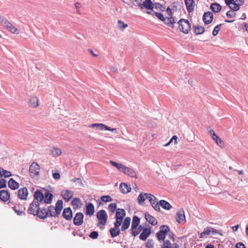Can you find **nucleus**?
<instances>
[{
  "mask_svg": "<svg viewBox=\"0 0 248 248\" xmlns=\"http://www.w3.org/2000/svg\"><path fill=\"white\" fill-rule=\"evenodd\" d=\"M63 208V202L62 200H58L55 204V207L49 206L46 209L48 217H57L61 213Z\"/></svg>",
  "mask_w": 248,
  "mask_h": 248,
  "instance_id": "nucleus-1",
  "label": "nucleus"
},
{
  "mask_svg": "<svg viewBox=\"0 0 248 248\" xmlns=\"http://www.w3.org/2000/svg\"><path fill=\"white\" fill-rule=\"evenodd\" d=\"M0 24L6 28L9 31L13 33L18 34L19 31L14 26L12 23L9 21L5 17L0 15Z\"/></svg>",
  "mask_w": 248,
  "mask_h": 248,
  "instance_id": "nucleus-2",
  "label": "nucleus"
},
{
  "mask_svg": "<svg viewBox=\"0 0 248 248\" xmlns=\"http://www.w3.org/2000/svg\"><path fill=\"white\" fill-rule=\"evenodd\" d=\"M225 2L229 8L233 11H238L240 9V6L244 3V0H224Z\"/></svg>",
  "mask_w": 248,
  "mask_h": 248,
  "instance_id": "nucleus-3",
  "label": "nucleus"
},
{
  "mask_svg": "<svg viewBox=\"0 0 248 248\" xmlns=\"http://www.w3.org/2000/svg\"><path fill=\"white\" fill-rule=\"evenodd\" d=\"M96 217L99 220L98 226L106 225L108 217L107 213L105 210L102 209L97 212L96 214Z\"/></svg>",
  "mask_w": 248,
  "mask_h": 248,
  "instance_id": "nucleus-4",
  "label": "nucleus"
},
{
  "mask_svg": "<svg viewBox=\"0 0 248 248\" xmlns=\"http://www.w3.org/2000/svg\"><path fill=\"white\" fill-rule=\"evenodd\" d=\"M140 218L137 216H134L132 219L131 228L130 229V233L134 236H136L140 233V230L138 231V232H136L137 227L140 226Z\"/></svg>",
  "mask_w": 248,
  "mask_h": 248,
  "instance_id": "nucleus-5",
  "label": "nucleus"
},
{
  "mask_svg": "<svg viewBox=\"0 0 248 248\" xmlns=\"http://www.w3.org/2000/svg\"><path fill=\"white\" fill-rule=\"evenodd\" d=\"M179 28L181 31L184 33H188L191 26L188 21L185 19H181L179 22Z\"/></svg>",
  "mask_w": 248,
  "mask_h": 248,
  "instance_id": "nucleus-6",
  "label": "nucleus"
},
{
  "mask_svg": "<svg viewBox=\"0 0 248 248\" xmlns=\"http://www.w3.org/2000/svg\"><path fill=\"white\" fill-rule=\"evenodd\" d=\"M125 214V211L124 209L122 208H118L116 209L115 216L116 220L114 222V224H115L116 226L121 225Z\"/></svg>",
  "mask_w": 248,
  "mask_h": 248,
  "instance_id": "nucleus-7",
  "label": "nucleus"
},
{
  "mask_svg": "<svg viewBox=\"0 0 248 248\" xmlns=\"http://www.w3.org/2000/svg\"><path fill=\"white\" fill-rule=\"evenodd\" d=\"M160 231L156 233V235L158 240L164 241L166 235L170 232V228L166 225H162L160 227Z\"/></svg>",
  "mask_w": 248,
  "mask_h": 248,
  "instance_id": "nucleus-8",
  "label": "nucleus"
},
{
  "mask_svg": "<svg viewBox=\"0 0 248 248\" xmlns=\"http://www.w3.org/2000/svg\"><path fill=\"white\" fill-rule=\"evenodd\" d=\"M40 166L36 162H33L30 167L29 171L32 177L37 176L39 173Z\"/></svg>",
  "mask_w": 248,
  "mask_h": 248,
  "instance_id": "nucleus-9",
  "label": "nucleus"
},
{
  "mask_svg": "<svg viewBox=\"0 0 248 248\" xmlns=\"http://www.w3.org/2000/svg\"><path fill=\"white\" fill-rule=\"evenodd\" d=\"M138 5L140 7L141 9H146L148 10H153V3L151 0H145V1L141 3L139 0H136Z\"/></svg>",
  "mask_w": 248,
  "mask_h": 248,
  "instance_id": "nucleus-10",
  "label": "nucleus"
},
{
  "mask_svg": "<svg viewBox=\"0 0 248 248\" xmlns=\"http://www.w3.org/2000/svg\"><path fill=\"white\" fill-rule=\"evenodd\" d=\"M39 205L38 202H32L28 209L29 213L36 216V212L39 210Z\"/></svg>",
  "mask_w": 248,
  "mask_h": 248,
  "instance_id": "nucleus-11",
  "label": "nucleus"
},
{
  "mask_svg": "<svg viewBox=\"0 0 248 248\" xmlns=\"http://www.w3.org/2000/svg\"><path fill=\"white\" fill-rule=\"evenodd\" d=\"M121 172L131 177H134L136 178H137V177L136 172L133 169L127 167L125 166H124L123 169H122Z\"/></svg>",
  "mask_w": 248,
  "mask_h": 248,
  "instance_id": "nucleus-12",
  "label": "nucleus"
},
{
  "mask_svg": "<svg viewBox=\"0 0 248 248\" xmlns=\"http://www.w3.org/2000/svg\"><path fill=\"white\" fill-rule=\"evenodd\" d=\"M84 215L82 213L78 212L76 214L74 218V223L75 225L80 226L83 222Z\"/></svg>",
  "mask_w": 248,
  "mask_h": 248,
  "instance_id": "nucleus-13",
  "label": "nucleus"
},
{
  "mask_svg": "<svg viewBox=\"0 0 248 248\" xmlns=\"http://www.w3.org/2000/svg\"><path fill=\"white\" fill-rule=\"evenodd\" d=\"M202 19L205 24L211 23L213 19V13L209 11L205 13L203 16Z\"/></svg>",
  "mask_w": 248,
  "mask_h": 248,
  "instance_id": "nucleus-14",
  "label": "nucleus"
},
{
  "mask_svg": "<svg viewBox=\"0 0 248 248\" xmlns=\"http://www.w3.org/2000/svg\"><path fill=\"white\" fill-rule=\"evenodd\" d=\"M28 191L26 187L19 189L18 191V196L21 200H25L27 199Z\"/></svg>",
  "mask_w": 248,
  "mask_h": 248,
  "instance_id": "nucleus-15",
  "label": "nucleus"
},
{
  "mask_svg": "<svg viewBox=\"0 0 248 248\" xmlns=\"http://www.w3.org/2000/svg\"><path fill=\"white\" fill-rule=\"evenodd\" d=\"M36 216L41 219H45L48 217L46 209L45 208H40L39 207V210H38V212H36Z\"/></svg>",
  "mask_w": 248,
  "mask_h": 248,
  "instance_id": "nucleus-16",
  "label": "nucleus"
},
{
  "mask_svg": "<svg viewBox=\"0 0 248 248\" xmlns=\"http://www.w3.org/2000/svg\"><path fill=\"white\" fill-rule=\"evenodd\" d=\"M185 218L184 211L183 209H180L176 214V221L181 223L185 220Z\"/></svg>",
  "mask_w": 248,
  "mask_h": 248,
  "instance_id": "nucleus-17",
  "label": "nucleus"
},
{
  "mask_svg": "<svg viewBox=\"0 0 248 248\" xmlns=\"http://www.w3.org/2000/svg\"><path fill=\"white\" fill-rule=\"evenodd\" d=\"M62 217L67 220H69L72 218V211L70 207L64 209L62 212Z\"/></svg>",
  "mask_w": 248,
  "mask_h": 248,
  "instance_id": "nucleus-18",
  "label": "nucleus"
},
{
  "mask_svg": "<svg viewBox=\"0 0 248 248\" xmlns=\"http://www.w3.org/2000/svg\"><path fill=\"white\" fill-rule=\"evenodd\" d=\"M61 195L64 200L68 201L73 197V192L71 190H65L62 191Z\"/></svg>",
  "mask_w": 248,
  "mask_h": 248,
  "instance_id": "nucleus-19",
  "label": "nucleus"
},
{
  "mask_svg": "<svg viewBox=\"0 0 248 248\" xmlns=\"http://www.w3.org/2000/svg\"><path fill=\"white\" fill-rule=\"evenodd\" d=\"M114 225V228H111L109 230L110 234L112 238L119 235L121 233V231L119 229V227L121 225L116 226L115 224Z\"/></svg>",
  "mask_w": 248,
  "mask_h": 248,
  "instance_id": "nucleus-20",
  "label": "nucleus"
},
{
  "mask_svg": "<svg viewBox=\"0 0 248 248\" xmlns=\"http://www.w3.org/2000/svg\"><path fill=\"white\" fill-rule=\"evenodd\" d=\"M145 218L146 221L152 225H155L157 223L156 219L148 213L145 214Z\"/></svg>",
  "mask_w": 248,
  "mask_h": 248,
  "instance_id": "nucleus-21",
  "label": "nucleus"
},
{
  "mask_svg": "<svg viewBox=\"0 0 248 248\" xmlns=\"http://www.w3.org/2000/svg\"><path fill=\"white\" fill-rule=\"evenodd\" d=\"M151 232L150 228L143 229L142 232L139 236L140 239L143 241L145 240L150 234Z\"/></svg>",
  "mask_w": 248,
  "mask_h": 248,
  "instance_id": "nucleus-22",
  "label": "nucleus"
},
{
  "mask_svg": "<svg viewBox=\"0 0 248 248\" xmlns=\"http://www.w3.org/2000/svg\"><path fill=\"white\" fill-rule=\"evenodd\" d=\"M34 198L37 201L36 202H38L39 203L40 202H42L44 199V194L41 190H37L33 195Z\"/></svg>",
  "mask_w": 248,
  "mask_h": 248,
  "instance_id": "nucleus-23",
  "label": "nucleus"
},
{
  "mask_svg": "<svg viewBox=\"0 0 248 248\" xmlns=\"http://www.w3.org/2000/svg\"><path fill=\"white\" fill-rule=\"evenodd\" d=\"M163 21L165 24L172 28H174V23L176 22L174 18L171 16L164 17Z\"/></svg>",
  "mask_w": 248,
  "mask_h": 248,
  "instance_id": "nucleus-24",
  "label": "nucleus"
},
{
  "mask_svg": "<svg viewBox=\"0 0 248 248\" xmlns=\"http://www.w3.org/2000/svg\"><path fill=\"white\" fill-rule=\"evenodd\" d=\"M120 190L122 193L126 194L131 191V188L126 183H122L120 185Z\"/></svg>",
  "mask_w": 248,
  "mask_h": 248,
  "instance_id": "nucleus-25",
  "label": "nucleus"
},
{
  "mask_svg": "<svg viewBox=\"0 0 248 248\" xmlns=\"http://www.w3.org/2000/svg\"><path fill=\"white\" fill-rule=\"evenodd\" d=\"M94 212V207L92 203L89 202L86 205V214L91 216Z\"/></svg>",
  "mask_w": 248,
  "mask_h": 248,
  "instance_id": "nucleus-26",
  "label": "nucleus"
},
{
  "mask_svg": "<svg viewBox=\"0 0 248 248\" xmlns=\"http://www.w3.org/2000/svg\"><path fill=\"white\" fill-rule=\"evenodd\" d=\"M186 9L188 12H191L194 10V0H185Z\"/></svg>",
  "mask_w": 248,
  "mask_h": 248,
  "instance_id": "nucleus-27",
  "label": "nucleus"
},
{
  "mask_svg": "<svg viewBox=\"0 0 248 248\" xmlns=\"http://www.w3.org/2000/svg\"><path fill=\"white\" fill-rule=\"evenodd\" d=\"M10 198V194L9 192L5 190H1L0 191V199L4 202L8 201Z\"/></svg>",
  "mask_w": 248,
  "mask_h": 248,
  "instance_id": "nucleus-28",
  "label": "nucleus"
},
{
  "mask_svg": "<svg viewBox=\"0 0 248 248\" xmlns=\"http://www.w3.org/2000/svg\"><path fill=\"white\" fill-rule=\"evenodd\" d=\"M44 195V199L43 201L46 204H50L52 202V200L53 198V195L48 191H46Z\"/></svg>",
  "mask_w": 248,
  "mask_h": 248,
  "instance_id": "nucleus-29",
  "label": "nucleus"
},
{
  "mask_svg": "<svg viewBox=\"0 0 248 248\" xmlns=\"http://www.w3.org/2000/svg\"><path fill=\"white\" fill-rule=\"evenodd\" d=\"M8 186L11 189L15 190L19 187V185L13 178H11L8 182Z\"/></svg>",
  "mask_w": 248,
  "mask_h": 248,
  "instance_id": "nucleus-30",
  "label": "nucleus"
},
{
  "mask_svg": "<svg viewBox=\"0 0 248 248\" xmlns=\"http://www.w3.org/2000/svg\"><path fill=\"white\" fill-rule=\"evenodd\" d=\"M130 222H131L130 217H127L125 218V219H124V221L123 223L122 227H121V230L122 231H124L126 230H127L130 226Z\"/></svg>",
  "mask_w": 248,
  "mask_h": 248,
  "instance_id": "nucleus-31",
  "label": "nucleus"
},
{
  "mask_svg": "<svg viewBox=\"0 0 248 248\" xmlns=\"http://www.w3.org/2000/svg\"><path fill=\"white\" fill-rule=\"evenodd\" d=\"M193 28L194 29V33L196 35L202 34L205 31L204 28L202 26H194Z\"/></svg>",
  "mask_w": 248,
  "mask_h": 248,
  "instance_id": "nucleus-32",
  "label": "nucleus"
},
{
  "mask_svg": "<svg viewBox=\"0 0 248 248\" xmlns=\"http://www.w3.org/2000/svg\"><path fill=\"white\" fill-rule=\"evenodd\" d=\"M148 194L147 193L141 192L138 198V203L141 205L144 203V202L147 199V196Z\"/></svg>",
  "mask_w": 248,
  "mask_h": 248,
  "instance_id": "nucleus-33",
  "label": "nucleus"
},
{
  "mask_svg": "<svg viewBox=\"0 0 248 248\" xmlns=\"http://www.w3.org/2000/svg\"><path fill=\"white\" fill-rule=\"evenodd\" d=\"M159 205L165 210H170L172 206L167 201L162 200L159 201Z\"/></svg>",
  "mask_w": 248,
  "mask_h": 248,
  "instance_id": "nucleus-34",
  "label": "nucleus"
},
{
  "mask_svg": "<svg viewBox=\"0 0 248 248\" xmlns=\"http://www.w3.org/2000/svg\"><path fill=\"white\" fill-rule=\"evenodd\" d=\"M210 9L214 13H218L221 9V6L217 3H213L210 6Z\"/></svg>",
  "mask_w": 248,
  "mask_h": 248,
  "instance_id": "nucleus-35",
  "label": "nucleus"
},
{
  "mask_svg": "<svg viewBox=\"0 0 248 248\" xmlns=\"http://www.w3.org/2000/svg\"><path fill=\"white\" fill-rule=\"evenodd\" d=\"M89 127H95L96 129L103 130H105L106 127V125L103 124H93L89 126Z\"/></svg>",
  "mask_w": 248,
  "mask_h": 248,
  "instance_id": "nucleus-36",
  "label": "nucleus"
},
{
  "mask_svg": "<svg viewBox=\"0 0 248 248\" xmlns=\"http://www.w3.org/2000/svg\"><path fill=\"white\" fill-rule=\"evenodd\" d=\"M212 138L218 146L220 147H222L223 146V142L222 140L216 134L215 135H214Z\"/></svg>",
  "mask_w": 248,
  "mask_h": 248,
  "instance_id": "nucleus-37",
  "label": "nucleus"
},
{
  "mask_svg": "<svg viewBox=\"0 0 248 248\" xmlns=\"http://www.w3.org/2000/svg\"><path fill=\"white\" fill-rule=\"evenodd\" d=\"M38 99L36 97H32L30 99L31 105L33 108H36L38 106Z\"/></svg>",
  "mask_w": 248,
  "mask_h": 248,
  "instance_id": "nucleus-38",
  "label": "nucleus"
},
{
  "mask_svg": "<svg viewBox=\"0 0 248 248\" xmlns=\"http://www.w3.org/2000/svg\"><path fill=\"white\" fill-rule=\"evenodd\" d=\"M153 9H155L157 11H163L164 10V8L162 5L160 4L159 3H153Z\"/></svg>",
  "mask_w": 248,
  "mask_h": 248,
  "instance_id": "nucleus-39",
  "label": "nucleus"
},
{
  "mask_svg": "<svg viewBox=\"0 0 248 248\" xmlns=\"http://www.w3.org/2000/svg\"><path fill=\"white\" fill-rule=\"evenodd\" d=\"M147 199L149 200L151 204L153 203L154 204V203L156 202H157V198L153 195L148 193V194H147Z\"/></svg>",
  "mask_w": 248,
  "mask_h": 248,
  "instance_id": "nucleus-40",
  "label": "nucleus"
},
{
  "mask_svg": "<svg viewBox=\"0 0 248 248\" xmlns=\"http://www.w3.org/2000/svg\"><path fill=\"white\" fill-rule=\"evenodd\" d=\"M110 163L112 165L117 168L120 171H121L122 169H123V168L124 166L122 164L117 163V162L112 160L110 161Z\"/></svg>",
  "mask_w": 248,
  "mask_h": 248,
  "instance_id": "nucleus-41",
  "label": "nucleus"
},
{
  "mask_svg": "<svg viewBox=\"0 0 248 248\" xmlns=\"http://www.w3.org/2000/svg\"><path fill=\"white\" fill-rule=\"evenodd\" d=\"M25 208L20 209L19 206H16L14 207V210L15 212L17 214V215L21 216L22 214L25 215V213H24V210Z\"/></svg>",
  "mask_w": 248,
  "mask_h": 248,
  "instance_id": "nucleus-42",
  "label": "nucleus"
},
{
  "mask_svg": "<svg viewBox=\"0 0 248 248\" xmlns=\"http://www.w3.org/2000/svg\"><path fill=\"white\" fill-rule=\"evenodd\" d=\"M62 153L61 150L59 148H53L52 150V154L53 156L60 155Z\"/></svg>",
  "mask_w": 248,
  "mask_h": 248,
  "instance_id": "nucleus-43",
  "label": "nucleus"
},
{
  "mask_svg": "<svg viewBox=\"0 0 248 248\" xmlns=\"http://www.w3.org/2000/svg\"><path fill=\"white\" fill-rule=\"evenodd\" d=\"M172 245L169 240H164V243L161 246V248H171Z\"/></svg>",
  "mask_w": 248,
  "mask_h": 248,
  "instance_id": "nucleus-44",
  "label": "nucleus"
},
{
  "mask_svg": "<svg viewBox=\"0 0 248 248\" xmlns=\"http://www.w3.org/2000/svg\"><path fill=\"white\" fill-rule=\"evenodd\" d=\"M221 26H222V24H220L217 25V26H216L215 27V28L213 31V32H212V34L213 36H215L217 34L218 32L220 31V27Z\"/></svg>",
  "mask_w": 248,
  "mask_h": 248,
  "instance_id": "nucleus-45",
  "label": "nucleus"
},
{
  "mask_svg": "<svg viewBox=\"0 0 248 248\" xmlns=\"http://www.w3.org/2000/svg\"><path fill=\"white\" fill-rule=\"evenodd\" d=\"M108 208L110 212L114 213L115 211L117 209V204L115 203H110L108 205Z\"/></svg>",
  "mask_w": 248,
  "mask_h": 248,
  "instance_id": "nucleus-46",
  "label": "nucleus"
},
{
  "mask_svg": "<svg viewBox=\"0 0 248 248\" xmlns=\"http://www.w3.org/2000/svg\"><path fill=\"white\" fill-rule=\"evenodd\" d=\"M118 23L119 28L121 31H123L125 28H126L128 26L127 24L124 23L123 21L121 20H119Z\"/></svg>",
  "mask_w": 248,
  "mask_h": 248,
  "instance_id": "nucleus-47",
  "label": "nucleus"
},
{
  "mask_svg": "<svg viewBox=\"0 0 248 248\" xmlns=\"http://www.w3.org/2000/svg\"><path fill=\"white\" fill-rule=\"evenodd\" d=\"M101 200L103 202H110V201H112V199L111 198V197L110 196H108V195L102 196L101 197Z\"/></svg>",
  "mask_w": 248,
  "mask_h": 248,
  "instance_id": "nucleus-48",
  "label": "nucleus"
},
{
  "mask_svg": "<svg viewBox=\"0 0 248 248\" xmlns=\"http://www.w3.org/2000/svg\"><path fill=\"white\" fill-rule=\"evenodd\" d=\"M153 208L156 211L159 212L160 211L159 202H156L154 203V204H151Z\"/></svg>",
  "mask_w": 248,
  "mask_h": 248,
  "instance_id": "nucleus-49",
  "label": "nucleus"
},
{
  "mask_svg": "<svg viewBox=\"0 0 248 248\" xmlns=\"http://www.w3.org/2000/svg\"><path fill=\"white\" fill-rule=\"evenodd\" d=\"M154 241L152 239H149L148 240L146 244V247L147 248H153L154 247Z\"/></svg>",
  "mask_w": 248,
  "mask_h": 248,
  "instance_id": "nucleus-50",
  "label": "nucleus"
},
{
  "mask_svg": "<svg viewBox=\"0 0 248 248\" xmlns=\"http://www.w3.org/2000/svg\"><path fill=\"white\" fill-rule=\"evenodd\" d=\"M233 10H230L226 13V16L229 18L234 17L236 14L234 13Z\"/></svg>",
  "mask_w": 248,
  "mask_h": 248,
  "instance_id": "nucleus-51",
  "label": "nucleus"
},
{
  "mask_svg": "<svg viewBox=\"0 0 248 248\" xmlns=\"http://www.w3.org/2000/svg\"><path fill=\"white\" fill-rule=\"evenodd\" d=\"M89 236L92 239H96L98 236V233L96 231H93L90 234Z\"/></svg>",
  "mask_w": 248,
  "mask_h": 248,
  "instance_id": "nucleus-52",
  "label": "nucleus"
},
{
  "mask_svg": "<svg viewBox=\"0 0 248 248\" xmlns=\"http://www.w3.org/2000/svg\"><path fill=\"white\" fill-rule=\"evenodd\" d=\"M53 178L55 180H58L60 178V174L58 170H56L55 172L53 173Z\"/></svg>",
  "mask_w": 248,
  "mask_h": 248,
  "instance_id": "nucleus-53",
  "label": "nucleus"
},
{
  "mask_svg": "<svg viewBox=\"0 0 248 248\" xmlns=\"http://www.w3.org/2000/svg\"><path fill=\"white\" fill-rule=\"evenodd\" d=\"M212 228L210 227H207L204 229L202 232V233L205 235L209 234L211 232Z\"/></svg>",
  "mask_w": 248,
  "mask_h": 248,
  "instance_id": "nucleus-54",
  "label": "nucleus"
},
{
  "mask_svg": "<svg viewBox=\"0 0 248 248\" xmlns=\"http://www.w3.org/2000/svg\"><path fill=\"white\" fill-rule=\"evenodd\" d=\"M2 176H4L5 177H9L11 176V172L9 171H7L4 169H2Z\"/></svg>",
  "mask_w": 248,
  "mask_h": 248,
  "instance_id": "nucleus-55",
  "label": "nucleus"
},
{
  "mask_svg": "<svg viewBox=\"0 0 248 248\" xmlns=\"http://www.w3.org/2000/svg\"><path fill=\"white\" fill-rule=\"evenodd\" d=\"M6 187V181L4 179H0V188Z\"/></svg>",
  "mask_w": 248,
  "mask_h": 248,
  "instance_id": "nucleus-56",
  "label": "nucleus"
},
{
  "mask_svg": "<svg viewBox=\"0 0 248 248\" xmlns=\"http://www.w3.org/2000/svg\"><path fill=\"white\" fill-rule=\"evenodd\" d=\"M154 14H155L160 20L163 21L164 17L162 14L159 13L158 12H155Z\"/></svg>",
  "mask_w": 248,
  "mask_h": 248,
  "instance_id": "nucleus-57",
  "label": "nucleus"
},
{
  "mask_svg": "<svg viewBox=\"0 0 248 248\" xmlns=\"http://www.w3.org/2000/svg\"><path fill=\"white\" fill-rule=\"evenodd\" d=\"M236 248H246L245 245L241 242H239L236 244Z\"/></svg>",
  "mask_w": 248,
  "mask_h": 248,
  "instance_id": "nucleus-58",
  "label": "nucleus"
},
{
  "mask_svg": "<svg viewBox=\"0 0 248 248\" xmlns=\"http://www.w3.org/2000/svg\"><path fill=\"white\" fill-rule=\"evenodd\" d=\"M80 200L78 198L74 199L72 202L73 204H74V205L77 204V205H78V204L80 203Z\"/></svg>",
  "mask_w": 248,
  "mask_h": 248,
  "instance_id": "nucleus-59",
  "label": "nucleus"
},
{
  "mask_svg": "<svg viewBox=\"0 0 248 248\" xmlns=\"http://www.w3.org/2000/svg\"><path fill=\"white\" fill-rule=\"evenodd\" d=\"M211 232L213 233V234H216V233H218L220 235H222V233H221L220 231L216 229H215L213 228H212V231Z\"/></svg>",
  "mask_w": 248,
  "mask_h": 248,
  "instance_id": "nucleus-60",
  "label": "nucleus"
},
{
  "mask_svg": "<svg viewBox=\"0 0 248 248\" xmlns=\"http://www.w3.org/2000/svg\"><path fill=\"white\" fill-rule=\"evenodd\" d=\"M106 127L105 130H109V131H112V132H114V131H117V129L116 128H111L110 127H108L107 125H106Z\"/></svg>",
  "mask_w": 248,
  "mask_h": 248,
  "instance_id": "nucleus-61",
  "label": "nucleus"
},
{
  "mask_svg": "<svg viewBox=\"0 0 248 248\" xmlns=\"http://www.w3.org/2000/svg\"><path fill=\"white\" fill-rule=\"evenodd\" d=\"M166 11L170 17H172V13L171 9L170 7L167 8Z\"/></svg>",
  "mask_w": 248,
  "mask_h": 248,
  "instance_id": "nucleus-62",
  "label": "nucleus"
},
{
  "mask_svg": "<svg viewBox=\"0 0 248 248\" xmlns=\"http://www.w3.org/2000/svg\"><path fill=\"white\" fill-rule=\"evenodd\" d=\"M72 181L73 182H78V183H79L81 185H83V184H82L81 180H80V178H74L72 179Z\"/></svg>",
  "mask_w": 248,
  "mask_h": 248,
  "instance_id": "nucleus-63",
  "label": "nucleus"
},
{
  "mask_svg": "<svg viewBox=\"0 0 248 248\" xmlns=\"http://www.w3.org/2000/svg\"><path fill=\"white\" fill-rule=\"evenodd\" d=\"M243 30H246L248 32V25L246 23H244V27L243 28Z\"/></svg>",
  "mask_w": 248,
  "mask_h": 248,
  "instance_id": "nucleus-64",
  "label": "nucleus"
}]
</instances>
